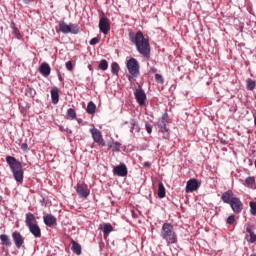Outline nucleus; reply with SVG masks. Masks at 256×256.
I'll list each match as a JSON object with an SVG mask.
<instances>
[{
  "label": "nucleus",
  "instance_id": "nucleus-25",
  "mask_svg": "<svg viewBox=\"0 0 256 256\" xmlns=\"http://www.w3.org/2000/svg\"><path fill=\"white\" fill-rule=\"evenodd\" d=\"M246 232L249 234L250 239L248 240V243H256V234L255 232L251 229V226L248 225L246 227Z\"/></svg>",
  "mask_w": 256,
  "mask_h": 256
},
{
  "label": "nucleus",
  "instance_id": "nucleus-23",
  "mask_svg": "<svg viewBox=\"0 0 256 256\" xmlns=\"http://www.w3.org/2000/svg\"><path fill=\"white\" fill-rule=\"evenodd\" d=\"M95 111H97V105L93 103V101L88 102L86 112L88 115H95Z\"/></svg>",
  "mask_w": 256,
  "mask_h": 256
},
{
  "label": "nucleus",
  "instance_id": "nucleus-13",
  "mask_svg": "<svg viewBox=\"0 0 256 256\" xmlns=\"http://www.w3.org/2000/svg\"><path fill=\"white\" fill-rule=\"evenodd\" d=\"M230 207L232 211H234L236 214H239L241 211H243V202H241V199L238 197L233 198L230 203Z\"/></svg>",
  "mask_w": 256,
  "mask_h": 256
},
{
  "label": "nucleus",
  "instance_id": "nucleus-1",
  "mask_svg": "<svg viewBox=\"0 0 256 256\" xmlns=\"http://www.w3.org/2000/svg\"><path fill=\"white\" fill-rule=\"evenodd\" d=\"M129 40L133 45H135L138 53L143 55V57L149 58L151 55V45L149 44V39L145 38L143 32H129Z\"/></svg>",
  "mask_w": 256,
  "mask_h": 256
},
{
  "label": "nucleus",
  "instance_id": "nucleus-15",
  "mask_svg": "<svg viewBox=\"0 0 256 256\" xmlns=\"http://www.w3.org/2000/svg\"><path fill=\"white\" fill-rule=\"evenodd\" d=\"M100 229L103 231V237L105 240H107V237L112 233L113 231V225L110 223H104L100 225Z\"/></svg>",
  "mask_w": 256,
  "mask_h": 256
},
{
  "label": "nucleus",
  "instance_id": "nucleus-2",
  "mask_svg": "<svg viewBox=\"0 0 256 256\" xmlns=\"http://www.w3.org/2000/svg\"><path fill=\"white\" fill-rule=\"evenodd\" d=\"M160 235L168 245H175L178 241L175 227L169 222H166L162 225Z\"/></svg>",
  "mask_w": 256,
  "mask_h": 256
},
{
  "label": "nucleus",
  "instance_id": "nucleus-24",
  "mask_svg": "<svg viewBox=\"0 0 256 256\" xmlns=\"http://www.w3.org/2000/svg\"><path fill=\"white\" fill-rule=\"evenodd\" d=\"M130 127H131V133H139L141 131V128L139 127V122L135 119L130 120Z\"/></svg>",
  "mask_w": 256,
  "mask_h": 256
},
{
  "label": "nucleus",
  "instance_id": "nucleus-10",
  "mask_svg": "<svg viewBox=\"0 0 256 256\" xmlns=\"http://www.w3.org/2000/svg\"><path fill=\"white\" fill-rule=\"evenodd\" d=\"M129 171L127 170V165L125 163H120L118 166L113 168V175L117 177H127Z\"/></svg>",
  "mask_w": 256,
  "mask_h": 256
},
{
  "label": "nucleus",
  "instance_id": "nucleus-34",
  "mask_svg": "<svg viewBox=\"0 0 256 256\" xmlns=\"http://www.w3.org/2000/svg\"><path fill=\"white\" fill-rule=\"evenodd\" d=\"M111 73H113V75H119V64L117 62L111 64Z\"/></svg>",
  "mask_w": 256,
  "mask_h": 256
},
{
  "label": "nucleus",
  "instance_id": "nucleus-8",
  "mask_svg": "<svg viewBox=\"0 0 256 256\" xmlns=\"http://www.w3.org/2000/svg\"><path fill=\"white\" fill-rule=\"evenodd\" d=\"M90 133L94 143H97L100 147H105V140H103V134L97 128H91Z\"/></svg>",
  "mask_w": 256,
  "mask_h": 256
},
{
  "label": "nucleus",
  "instance_id": "nucleus-31",
  "mask_svg": "<svg viewBox=\"0 0 256 256\" xmlns=\"http://www.w3.org/2000/svg\"><path fill=\"white\" fill-rule=\"evenodd\" d=\"M246 87H247V89L249 90V91H253L254 89H255V87H256V83H255V80H253V79H248L247 81H246Z\"/></svg>",
  "mask_w": 256,
  "mask_h": 256
},
{
  "label": "nucleus",
  "instance_id": "nucleus-35",
  "mask_svg": "<svg viewBox=\"0 0 256 256\" xmlns=\"http://www.w3.org/2000/svg\"><path fill=\"white\" fill-rule=\"evenodd\" d=\"M249 205H250V213H251V215H256V202H253V201H251L250 203H249Z\"/></svg>",
  "mask_w": 256,
  "mask_h": 256
},
{
  "label": "nucleus",
  "instance_id": "nucleus-30",
  "mask_svg": "<svg viewBox=\"0 0 256 256\" xmlns=\"http://www.w3.org/2000/svg\"><path fill=\"white\" fill-rule=\"evenodd\" d=\"M98 68L101 69V71H107V69H109V62H107L105 59H102L98 65Z\"/></svg>",
  "mask_w": 256,
  "mask_h": 256
},
{
  "label": "nucleus",
  "instance_id": "nucleus-45",
  "mask_svg": "<svg viewBox=\"0 0 256 256\" xmlns=\"http://www.w3.org/2000/svg\"><path fill=\"white\" fill-rule=\"evenodd\" d=\"M251 256H256V254H253V255H251Z\"/></svg>",
  "mask_w": 256,
  "mask_h": 256
},
{
  "label": "nucleus",
  "instance_id": "nucleus-38",
  "mask_svg": "<svg viewBox=\"0 0 256 256\" xmlns=\"http://www.w3.org/2000/svg\"><path fill=\"white\" fill-rule=\"evenodd\" d=\"M101 39L99 37H94L90 40V45H97Z\"/></svg>",
  "mask_w": 256,
  "mask_h": 256
},
{
  "label": "nucleus",
  "instance_id": "nucleus-4",
  "mask_svg": "<svg viewBox=\"0 0 256 256\" xmlns=\"http://www.w3.org/2000/svg\"><path fill=\"white\" fill-rule=\"evenodd\" d=\"M126 67L129 73L128 80L132 81V79H137V77L141 75V72H140L141 67L137 59L130 58L129 60H127Z\"/></svg>",
  "mask_w": 256,
  "mask_h": 256
},
{
  "label": "nucleus",
  "instance_id": "nucleus-33",
  "mask_svg": "<svg viewBox=\"0 0 256 256\" xmlns=\"http://www.w3.org/2000/svg\"><path fill=\"white\" fill-rule=\"evenodd\" d=\"M12 34L16 39H21V32H19V29L15 26V24H12Z\"/></svg>",
  "mask_w": 256,
  "mask_h": 256
},
{
  "label": "nucleus",
  "instance_id": "nucleus-37",
  "mask_svg": "<svg viewBox=\"0 0 256 256\" xmlns=\"http://www.w3.org/2000/svg\"><path fill=\"white\" fill-rule=\"evenodd\" d=\"M233 223H235V215H230V216L227 218V224H228V225H233Z\"/></svg>",
  "mask_w": 256,
  "mask_h": 256
},
{
  "label": "nucleus",
  "instance_id": "nucleus-42",
  "mask_svg": "<svg viewBox=\"0 0 256 256\" xmlns=\"http://www.w3.org/2000/svg\"><path fill=\"white\" fill-rule=\"evenodd\" d=\"M23 3H25L26 5H29V3H31V0H23Z\"/></svg>",
  "mask_w": 256,
  "mask_h": 256
},
{
  "label": "nucleus",
  "instance_id": "nucleus-5",
  "mask_svg": "<svg viewBox=\"0 0 256 256\" xmlns=\"http://www.w3.org/2000/svg\"><path fill=\"white\" fill-rule=\"evenodd\" d=\"M168 123H169V114L167 112H165L156 123V127H158V131L164 134V139H169V128H167Z\"/></svg>",
  "mask_w": 256,
  "mask_h": 256
},
{
  "label": "nucleus",
  "instance_id": "nucleus-20",
  "mask_svg": "<svg viewBox=\"0 0 256 256\" xmlns=\"http://www.w3.org/2000/svg\"><path fill=\"white\" fill-rule=\"evenodd\" d=\"M28 229L30 233H32L34 237H36V239L41 238V228L39 227V225L32 224V226H28Z\"/></svg>",
  "mask_w": 256,
  "mask_h": 256
},
{
  "label": "nucleus",
  "instance_id": "nucleus-44",
  "mask_svg": "<svg viewBox=\"0 0 256 256\" xmlns=\"http://www.w3.org/2000/svg\"><path fill=\"white\" fill-rule=\"evenodd\" d=\"M254 125H255V127H256V117H254Z\"/></svg>",
  "mask_w": 256,
  "mask_h": 256
},
{
  "label": "nucleus",
  "instance_id": "nucleus-16",
  "mask_svg": "<svg viewBox=\"0 0 256 256\" xmlns=\"http://www.w3.org/2000/svg\"><path fill=\"white\" fill-rule=\"evenodd\" d=\"M39 73H41L43 77H49L51 75V66H49V63H42L39 67Z\"/></svg>",
  "mask_w": 256,
  "mask_h": 256
},
{
  "label": "nucleus",
  "instance_id": "nucleus-26",
  "mask_svg": "<svg viewBox=\"0 0 256 256\" xmlns=\"http://www.w3.org/2000/svg\"><path fill=\"white\" fill-rule=\"evenodd\" d=\"M0 241L4 247H11V238L7 234L0 235Z\"/></svg>",
  "mask_w": 256,
  "mask_h": 256
},
{
  "label": "nucleus",
  "instance_id": "nucleus-29",
  "mask_svg": "<svg viewBox=\"0 0 256 256\" xmlns=\"http://www.w3.org/2000/svg\"><path fill=\"white\" fill-rule=\"evenodd\" d=\"M166 195L165 186L163 185V182H160L158 185V197L160 199H163Z\"/></svg>",
  "mask_w": 256,
  "mask_h": 256
},
{
  "label": "nucleus",
  "instance_id": "nucleus-14",
  "mask_svg": "<svg viewBox=\"0 0 256 256\" xmlns=\"http://www.w3.org/2000/svg\"><path fill=\"white\" fill-rule=\"evenodd\" d=\"M200 184L197 179H190L186 184V193H193V191H197L199 189Z\"/></svg>",
  "mask_w": 256,
  "mask_h": 256
},
{
  "label": "nucleus",
  "instance_id": "nucleus-6",
  "mask_svg": "<svg viewBox=\"0 0 256 256\" xmlns=\"http://www.w3.org/2000/svg\"><path fill=\"white\" fill-rule=\"evenodd\" d=\"M59 29L65 35H67L68 33H72L73 35H77V33H79V25H77V24L67 25V23L61 22L59 24Z\"/></svg>",
  "mask_w": 256,
  "mask_h": 256
},
{
  "label": "nucleus",
  "instance_id": "nucleus-39",
  "mask_svg": "<svg viewBox=\"0 0 256 256\" xmlns=\"http://www.w3.org/2000/svg\"><path fill=\"white\" fill-rule=\"evenodd\" d=\"M157 83H164L163 76L161 74H155Z\"/></svg>",
  "mask_w": 256,
  "mask_h": 256
},
{
  "label": "nucleus",
  "instance_id": "nucleus-3",
  "mask_svg": "<svg viewBox=\"0 0 256 256\" xmlns=\"http://www.w3.org/2000/svg\"><path fill=\"white\" fill-rule=\"evenodd\" d=\"M6 163L12 171L15 181H17V183H23V166L21 165V162L13 156H7Z\"/></svg>",
  "mask_w": 256,
  "mask_h": 256
},
{
  "label": "nucleus",
  "instance_id": "nucleus-40",
  "mask_svg": "<svg viewBox=\"0 0 256 256\" xmlns=\"http://www.w3.org/2000/svg\"><path fill=\"white\" fill-rule=\"evenodd\" d=\"M66 69L68 71H73V62L71 61L66 62Z\"/></svg>",
  "mask_w": 256,
  "mask_h": 256
},
{
  "label": "nucleus",
  "instance_id": "nucleus-9",
  "mask_svg": "<svg viewBox=\"0 0 256 256\" xmlns=\"http://www.w3.org/2000/svg\"><path fill=\"white\" fill-rule=\"evenodd\" d=\"M99 29L104 35H107L109 31H111V22L109 21V18L105 16L100 17Z\"/></svg>",
  "mask_w": 256,
  "mask_h": 256
},
{
  "label": "nucleus",
  "instance_id": "nucleus-19",
  "mask_svg": "<svg viewBox=\"0 0 256 256\" xmlns=\"http://www.w3.org/2000/svg\"><path fill=\"white\" fill-rule=\"evenodd\" d=\"M233 191L232 190H228L226 192H224L221 196V199L223 201V203H227L228 205H230L231 201H233V199H235V197H233Z\"/></svg>",
  "mask_w": 256,
  "mask_h": 256
},
{
  "label": "nucleus",
  "instance_id": "nucleus-28",
  "mask_svg": "<svg viewBox=\"0 0 256 256\" xmlns=\"http://www.w3.org/2000/svg\"><path fill=\"white\" fill-rule=\"evenodd\" d=\"M109 149H112L113 152L119 153L121 151V143L119 142H110L108 143Z\"/></svg>",
  "mask_w": 256,
  "mask_h": 256
},
{
  "label": "nucleus",
  "instance_id": "nucleus-17",
  "mask_svg": "<svg viewBox=\"0 0 256 256\" xmlns=\"http://www.w3.org/2000/svg\"><path fill=\"white\" fill-rule=\"evenodd\" d=\"M43 221L47 227H53V225H57V218H55V216L52 214H46L43 217Z\"/></svg>",
  "mask_w": 256,
  "mask_h": 256
},
{
  "label": "nucleus",
  "instance_id": "nucleus-21",
  "mask_svg": "<svg viewBox=\"0 0 256 256\" xmlns=\"http://www.w3.org/2000/svg\"><path fill=\"white\" fill-rule=\"evenodd\" d=\"M25 223H26V227H31L32 225H36L37 219H35V215H33V213H27Z\"/></svg>",
  "mask_w": 256,
  "mask_h": 256
},
{
  "label": "nucleus",
  "instance_id": "nucleus-11",
  "mask_svg": "<svg viewBox=\"0 0 256 256\" xmlns=\"http://www.w3.org/2000/svg\"><path fill=\"white\" fill-rule=\"evenodd\" d=\"M76 193H78L79 197H83L84 199H87L89 197V186L84 183H78L76 186Z\"/></svg>",
  "mask_w": 256,
  "mask_h": 256
},
{
  "label": "nucleus",
  "instance_id": "nucleus-12",
  "mask_svg": "<svg viewBox=\"0 0 256 256\" xmlns=\"http://www.w3.org/2000/svg\"><path fill=\"white\" fill-rule=\"evenodd\" d=\"M12 239L17 249H21V247H23V244L25 243V237H23L21 232L14 231L12 233Z\"/></svg>",
  "mask_w": 256,
  "mask_h": 256
},
{
  "label": "nucleus",
  "instance_id": "nucleus-32",
  "mask_svg": "<svg viewBox=\"0 0 256 256\" xmlns=\"http://www.w3.org/2000/svg\"><path fill=\"white\" fill-rule=\"evenodd\" d=\"M68 119H75L77 117V112L73 108H69L66 112Z\"/></svg>",
  "mask_w": 256,
  "mask_h": 256
},
{
  "label": "nucleus",
  "instance_id": "nucleus-18",
  "mask_svg": "<svg viewBox=\"0 0 256 256\" xmlns=\"http://www.w3.org/2000/svg\"><path fill=\"white\" fill-rule=\"evenodd\" d=\"M242 185H244V187H248V189H256L255 176L247 177L244 182L242 181Z\"/></svg>",
  "mask_w": 256,
  "mask_h": 256
},
{
  "label": "nucleus",
  "instance_id": "nucleus-22",
  "mask_svg": "<svg viewBox=\"0 0 256 256\" xmlns=\"http://www.w3.org/2000/svg\"><path fill=\"white\" fill-rule=\"evenodd\" d=\"M51 99H52L53 105H57V103H59V88L58 87L52 88Z\"/></svg>",
  "mask_w": 256,
  "mask_h": 256
},
{
  "label": "nucleus",
  "instance_id": "nucleus-43",
  "mask_svg": "<svg viewBox=\"0 0 256 256\" xmlns=\"http://www.w3.org/2000/svg\"><path fill=\"white\" fill-rule=\"evenodd\" d=\"M22 149H27V144H22Z\"/></svg>",
  "mask_w": 256,
  "mask_h": 256
},
{
  "label": "nucleus",
  "instance_id": "nucleus-41",
  "mask_svg": "<svg viewBox=\"0 0 256 256\" xmlns=\"http://www.w3.org/2000/svg\"><path fill=\"white\" fill-rule=\"evenodd\" d=\"M144 167H146L147 169H149L151 167V164L149 162H145L144 163Z\"/></svg>",
  "mask_w": 256,
  "mask_h": 256
},
{
  "label": "nucleus",
  "instance_id": "nucleus-36",
  "mask_svg": "<svg viewBox=\"0 0 256 256\" xmlns=\"http://www.w3.org/2000/svg\"><path fill=\"white\" fill-rule=\"evenodd\" d=\"M145 128H146L147 133H149V135H151V133H153V126L149 122H145Z\"/></svg>",
  "mask_w": 256,
  "mask_h": 256
},
{
  "label": "nucleus",
  "instance_id": "nucleus-7",
  "mask_svg": "<svg viewBox=\"0 0 256 256\" xmlns=\"http://www.w3.org/2000/svg\"><path fill=\"white\" fill-rule=\"evenodd\" d=\"M134 97H135L138 105H140V107L145 106V103L147 101V94H145L144 89H142L141 87L137 88L134 91Z\"/></svg>",
  "mask_w": 256,
  "mask_h": 256
},
{
  "label": "nucleus",
  "instance_id": "nucleus-27",
  "mask_svg": "<svg viewBox=\"0 0 256 256\" xmlns=\"http://www.w3.org/2000/svg\"><path fill=\"white\" fill-rule=\"evenodd\" d=\"M72 244V251L75 255H81L82 249L81 244L77 243L75 240L71 241Z\"/></svg>",
  "mask_w": 256,
  "mask_h": 256
}]
</instances>
